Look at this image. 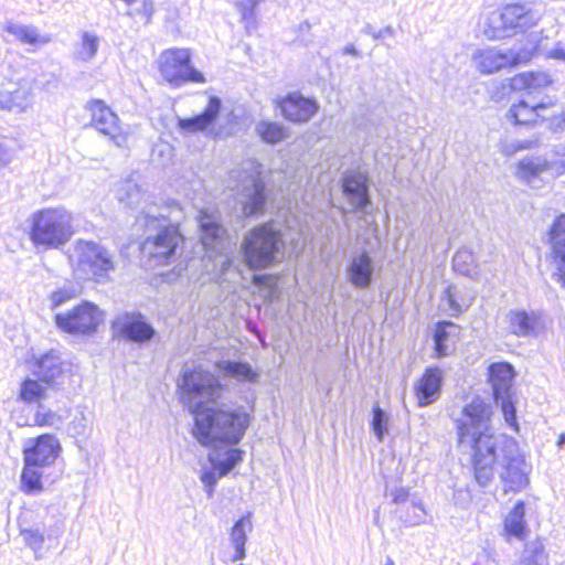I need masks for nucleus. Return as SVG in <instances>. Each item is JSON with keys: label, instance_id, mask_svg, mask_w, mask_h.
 <instances>
[{"label": "nucleus", "instance_id": "8fccbe9b", "mask_svg": "<svg viewBox=\"0 0 565 565\" xmlns=\"http://www.w3.org/2000/svg\"><path fill=\"white\" fill-rule=\"evenodd\" d=\"M371 425L377 439L382 441L386 431L387 416L379 406L374 407L373 409V419Z\"/></svg>", "mask_w": 565, "mask_h": 565}, {"label": "nucleus", "instance_id": "c85d7f7f", "mask_svg": "<svg viewBox=\"0 0 565 565\" xmlns=\"http://www.w3.org/2000/svg\"><path fill=\"white\" fill-rule=\"evenodd\" d=\"M543 110L544 107L539 105V103H530L522 99L510 107L508 117L514 125L531 126L540 121V116H543Z\"/></svg>", "mask_w": 565, "mask_h": 565}, {"label": "nucleus", "instance_id": "72a5a7b5", "mask_svg": "<svg viewBox=\"0 0 565 565\" xmlns=\"http://www.w3.org/2000/svg\"><path fill=\"white\" fill-rule=\"evenodd\" d=\"M216 366L224 376L235 379L238 382L254 383L259 377V374L246 362L220 361Z\"/></svg>", "mask_w": 565, "mask_h": 565}, {"label": "nucleus", "instance_id": "a18cd8bd", "mask_svg": "<svg viewBox=\"0 0 565 565\" xmlns=\"http://www.w3.org/2000/svg\"><path fill=\"white\" fill-rule=\"evenodd\" d=\"M79 295V289L72 285H63L58 287L56 290L52 291L50 295L51 308L55 309L72 299H75Z\"/></svg>", "mask_w": 565, "mask_h": 565}, {"label": "nucleus", "instance_id": "680f3d73", "mask_svg": "<svg viewBox=\"0 0 565 565\" xmlns=\"http://www.w3.org/2000/svg\"><path fill=\"white\" fill-rule=\"evenodd\" d=\"M385 565H395V564H394V562H393L391 558H388V559L386 561Z\"/></svg>", "mask_w": 565, "mask_h": 565}, {"label": "nucleus", "instance_id": "f8f14e48", "mask_svg": "<svg viewBox=\"0 0 565 565\" xmlns=\"http://www.w3.org/2000/svg\"><path fill=\"white\" fill-rule=\"evenodd\" d=\"M104 319V311L89 301H83L72 310L55 315V323L62 331L83 335L96 332Z\"/></svg>", "mask_w": 565, "mask_h": 565}, {"label": "nucleus", "instance_id": "4d7b16f0", "mask_svg": "<svg viewBox=\"0 0 565 565\" xmlns=\"http://www.w3.org/2000/svg\"><path fill=\"white\" fill-rule=\"evenodd\" d=\"M552 56L565 61V46L558 43L552 51Z\"/></svg>", "mask_w": 565, "mask_h": 565}, {"label": "nucleus", "instance_id": "de8ad7c7", "mask_svg": "<svg viewBox=\"0 0 565 565\" xmlns=\"http://www.w3.org/2000/svg\"><path fill=\"white\" fill-rule=\"evenodd\" d=\"M34 422L36 425L42 427H54L62 423V417L55 412L39 405V408L34 415Z\"/></svg>", "mask_w": 565, "mask_h": 565}, {"label": "nucleus", "instance_id": "ddd939ff", "mask_svg": "<svg viewBox=\"0 0 565 565\" xmlns=\"http://www.w3.org/2000/svg\"><path fill=\"white\" fill-rule=\"evenodd\" d=\"M490 383L497 404L501 405L507 424L516 429L515 407L511 401L513 369L508 363H494L489 367Z\"/></svg>", "mask_w": 565, "mask_h": 565}, {"label": "nucleus", "instance_id": "b1692460", "mask_svg": "<svg viewBox=\"0 0 565 565\" xmlns=\"http://www.w3.org/2000/svg\"><path fill=\"white\" fill-rule=\"evenodd\" d=\"M201 241L206 249L221 253L225 246V230L214 215L201 212L199 216Z\"/></svg>", "mask_w": 565, "mask_h": 565}, {"label": "nucleus", "instance_id": "a19ab883", "mask_svg": "<svg viewBox=\"0 0 565 565\" xmlns=\"http://www.w3.org/2000/svg\"><path fill=\"white\" fill-rule=\"evenodd\" d=\"M452 266L457 273L477 279L476 259L470 250H458L452 258Z\"/></svg>", "mask_w": 565, "mask_h": 565}, {"label": "nucleus", "instance_id": "f3484780", "mask_svg": "<svg viewBox=\"0 0 565 565\" xmlns=\"http://www.w3.org/2000/svg\"><path fill=\"white\" fill-rule=\"evenodd\" d=\"M116 334L127 341L143 344L156 334L154 328L140 312H124L113 322Z\"/></svg>", "mask_w": 565, "mask_h": 565}, {"label": "nucleus", "instance_id": "e433bc0d", "mask_svg": "<svg viewBox=\"0 0 565 565\" xmlns=\"http://www.w3.org/2000/svg\"><path fill=\"white\" fill-rule=\"evenodd\" d=\"M46 390L47 385L41 380L26 379L21 384L19 397L28 404L36 403L40 405V402L46 395Z\"/></svg>", "mask_w": 565, "mask_h": 565}, {"label": "nucleus", "instance_id": "9d476101", "mask_svg": "<svg viewBox=\"0 0 565 565\" xmlns=\"http://www.w3.org/2000/svg\"><path fill=\"white\" fill-rule=\"evenodd\" d=\"M159 71L164 81L174 87L186 82L204 83L201 72L191 66V54L186 49H169L159 56Z\"/></svg>", "mask_w": 565, "mask_h": 565}, {"label": "nucleus", "instance_id": "0eeeda50", "mask_svg": "<svg viewBox=\"0 0 565 565\" xmlns=\"http://www.w3.org/2000/svg\"><path fill=\"white\" fill-rule=\"evenodd\" d=\"M181 402L194 416L211 407L222 397L224 391L217 375L202 366H188L182 370L178 382Z\"/></svg>", "mask_w": 565, "mask_h": 565}, {"label": "nucleus", "instance_id": "a211bd4d", "mask_svg": "<svg viewBox=\"0 0 565 565\" xmlns=\"http://www.w3.org/2000/svg\"><path fill=\"white\" fill-rule=\"evenodd\" d=\"M34 102V85L32 78H20L9 82L0 89V109L24 113Z\"/></svg>", "mask_w": 565, "mask_h": 565}, {"label": "nucleus", "instance_id": "a878e982", "mask_svg": "<svg viewBox=\"0 0 565 565\" xmlns=\"http://www.w3.org/2000/svg\"><path fill=\"white\" fill-rule=\"evenodd\" d=\"M4 31L23 45H30L34 49L46 45L52 41L50 34L41 33L33 24H23L13 20H8L4 24Z\"/></svg>", "mask_w": 565, "mask_h": 565}, {"label": "nucleus", "instance_id": "13d9d810", "mask_svg": "<svg viewBox=\"0 0 565 565\" xmlns=\"http://www.w3.org/2000/svg\"><path fill=\"white\" fill-rule=\"evenodd\" d=\"M343 54L353 55L355 57L360 56V52L355 49L353 44H349L343 49Z\"/></svg>", "mask_w": 565, "mask_h": 565}, {"label": "nucleus", "instance_id": "c03bdc74", "mask_svg": "<svg viewBox=\"0 0 565 565\" xmlns=\"http://www.w3.org/2000/svg\"><path fill=\"white\" fill-rule=\"evenodd\" d=\"M470 302L465 301L463 299L459 301L456 286H448L441 299V307L444 310L448 311L451 316H457L461 313L463 309L468 308Z\"/></svg>", "mask_w": 565, "mask_h": 565}, {"label": "nucleus", "instance_id": "58836bf2", "mask_svg": "<svg viewBox=\"0 0 565 565\" xmlns=\"http://www.w3.org/2000/svg\"><path fill=\"white\" fill-rule=\"evenodd\" d=\"M396 514L407 525H418L425 521L426 511L420 501L412 500L404 509L397 508Z\"/></svg>", "mask_w": 565, "mask_h": 565}, {"label": "nucleus", "instance_id": "3c124183", "mask_svg": "<svg viewBox=\"0 0 565 565\" xmlns=\"http://www.w3.org/2000/svg\"><path fill=\"white\" fill-rule=\"evenodd\" d=\"M548 128L553 131H562L565 129V107L557 105L552 109Z\"/></svg>", "mask_w": 565, "mask_h": 565}, {"label": "nucleus", "instance_id": "423d86ee", "mask_svg": "<svg viewBox=\"0 0 565 565\" xmlns=\"http://www.w3.org/2000/svg\"><path fill=\"white\" fill-rule=\"evenodd\" d=\"M61 445L57 438L50 434L29 438L23 444L24 467L21 473V491L25 494H39L44 490L43 477L45 471L57 459Z\"/></svg>", "mask_w": 565, "mask_h": 565}, {"label": "nucleus", "instance_id": "f704fd0d", "mask_svg": "<svg viewBox=\"0 0 565 565\" xmlns=\"http://www.w3.org/2000/svg\"><path fill=\"white\" fill-rule=\"evenodd\" d=\"M459 333V327L452 322L444 321L438 323L435 332V345L438 356H446L449 352V343Z\"/></svg>", "mask_w": 565, "mask_h": 565}, {"label": "nucleus", "instance_id": "4be33fe9", "mask_svg": "<svg viewBox=\"0 0 565 565\" xmlns=\"http://www.w3.org/2000/svg\"><path fill=\"white\" fill-rule=\"evenodd\" d=\"M544 173L551 174L550 160L540 156H526L515 166L514 175L531 186H536Z\"/></svg>", "mask_w": 565, "mask_h": 565}, {"label": "nucleus", "instance_id": "aec40b11", "mask_svg": "<svg viewBox=\"0 0 565 565\" xmlns=\"http://www.w3.org/2000/svg\"><path fill=\"white\" fill-rule=\"evenodd\" d=\"M374 274V263L369 252L353 253L347 267L349 282L359 289L369 288Z\"/></svg>", "mask_w": 565, "mask_h": 565}, {"label": "nucleus", "instance_id": "f257e3e1", "mask_svg": "<svg viewBox=\"0 0 565 565\" xmlns=\"http://www.w3.org/2000/svg\"><path fill=\"white\" fill-rule=\"evenodd\" d=\"M492 407L476 397L455 418L458 447L471 456L476 481L488 486L497 472L508 492H520L530 483L532 466L519 443L491 427Z\"/></svg>", "mask_w": 565, "mask_h": 565}, {"label": "nucleus", "instance_id": "4c0bfd02", "mask_svg": "<svg viewBox=\"0 0 565 565\" xmlns=\"http://www.w3.org/2000/svg\"><path fill=\"white\" fill-rule=\"evenodd\" d=\"M100 45V38L94 33L85 31L81 36V44L76 56L83 62H90L95 58Z\"/></svg>", "mask_w": 565, "mask_h": 565}, {"label": "nucleus", "instance_id": "39448f33", "mask_svg": "<svg viewBox=\"0 0 565 565\" xmlns=\"http://www.w3.org/2000/svg\"><path fill=\"white\" fill-rule=\"evenodd\" d=\"M284 249L281 228L274 221L255 226L241 243L243 260L253 270H263L280 262Z\"/></svg>", "mask_w": 565, "mask_h": 565}, {"label": "nucleus", "instance_id": "cd10ccee", "mask_svg": "<svg viewBox=\"0 0 565 565\" xmlns=\"http://www.w3.org/2000/svg\"><path fill=\"white\" fill-rule=\"evenodd\" d=\"M221 109V100L217 97H211L205 110L195 117L179 119V128L184 132H196L206 129L214 122Z\"/></svg>", "mask_w": 565, "mask_h": 565}, {"label": "nucleus", "instance_id": "49530a36", "mask_svg": "<svg viewBox=\"0 0 565 565\" xmlns=\"http://www.w3.org/2000/svg\"><path fill=\"white\" fill-rule=\"evenodd\" d=\"M534 142L531 140H518L513 138H502L499 142V150L502 154L510 157L521 150H527L533 147Z\"/></svg>", "mask_w": 565, "mask_h": 565}, {"label": "nucleus", "instance_id": "dca6fc26", "mask_svg": "<svg viewBox=\"0 0 565 565\" xmlns=\"http://www.w3.org/2000/svg\"><path fill=\"white\" fill-rule=\"evenodd\" d=\"M242 455L243 451L237 448H225L224 451L214 450L210 454L209 460L212 467L204 469L201 475V481L204 484L207 498L213 497L218 479L227 475L242 461Z\"/></svg>", "mask_w": 565, "mask_h": 565}, {"label": "nucleus", "instance_id": "6e6d98bb", "mask_svg": "<svg viewBox=\"0 0 565 565\" xmlns=\"http://www.w3.org/2000/svg\"><path fill=\"white\" fill-rule=\"evenodd\" d=\"M539 105H542L544 107V110L542 111L543 116H540V121H550L552 109L556 107V104L548 99L547 102H541Z\"/></svg>", "mask_w": 565, "mask_h": 565}, {"label": "nucleus", "instance_id": "6e6552de", "mask_svg": "<svg viewBox=\"0 0 565 565\" xmlns=\"http://www.w3.org/2000/svg\"><path fill=\"white\" fill-rule=\"evenodd\" d=\"M72 266L78 278L104 284L116 268L115 255L99 243L79 239L74 246Z\"/></svg>", "mask_w": 565, "mask_h": 565}, {"label": "nucleus", "instance_id": "2f4dec72", "mask_svg": "<svg viewBox=\"0 0 565 565\" xmlns=\"http://www.w3.org/2000/svg\"><path fill=\"white\" fill-rule=\"evenodd\" d=\"M524 516L525 504L523 501H518L503 521L504 531L509 536L518 540L526 537L529 530Z\"/></svg>", "mask_w": 565, "mask_h": 565}, {"label": "nucleus", "instance_id": "c756f323", "mask_svg": "<svg viewBox=\"0 0 565 565\" xmlns=\"http://www.w3.org/2000/svg\"><path fill=\"white\" fill-rule=\"evenodd\" d=\"M551 83V76L546 72H524L513 76L510 85L513 90L533 93L547 87Z\"/></svg>", "mask_w": 565, "mask_h": 565}, {"label": "nucleus", "instance_id": "bf43d9fd", "mask_svg": "<svg viewBox=\"0 0 565 565\" xmlns=\"http://www.w3.org/2000/svg\"><path fill=\"white\" fill-rule=\"evenodd\" d=\"M268 280H269V277L265 276V275H255L254 278H253V282L256 286L266 285Z\"/></svg>", "mask_w": 565, "mask_h": 565}, {"label": "nucleus", "instance_id": "052dcab7", "mask_svg": "<svg viewBox=\"0 0 565 565\" xmlns=\"http://www.w3.org/2000/svg\"><path fill=\"white\" fill-rule=\"evenodd\" d=\"M558 445H559V446L565 445V435H561V436H559V438H558Z\"/></svg>", "mask_w": 565, "mask_h": 565}, {"label": "nucleus", "instance_id": "5701e85b", "mask_svg": "<svg viewBox=\"0 0 565 565\" xmlns=\"http://www.w3.org/2000/svg\"><path fill=\"white\" fill-rule=\"evenodd\" d=\"M443 371L439 367H428L415 385V394L420 407L427 406L440 396Z\"/></svg>", "mask_w": 565, "mask_h": 565}, {"label": "nucleus", "instance_id": "ea45409f", "mask_svg": "<svg viewBox=\"0 0 565 565\" xmlns=\"http://www.w3.org/2000/svg\"><path fill=\"white\" fill-rule=\"evenodd\" d=\"M20 535L24 544L33 551L34 558L41 559L43 557L42 550L45 542L43 531L39 527H23L20 530Z\"/></svg>", "mask_w": 565, "mask_h": 565}, {"label": "nucleus", "instance_id": "864d4df0", "mask_svg": "<svg viewBox=\"0 0 565 565\" xmlns=\"http://www.w3.org/2000/svg\"><path fill=\"white\" fill-rule=\"evenodd\" d=\"M364 32L370 34L375 40L384 38V36H393L394 35V30L391 25H387V26L376 31L373 29L372 25L367 24L364 28Z\"/></svg>", "mask_w": 565, "mask_h": 565}, {"label": "nucleus", "instance_id": "393cba45", "mask_svg": "<svg viewBox=\"0 0 565 565\" xmlns=\"http://www.w3.org/2000/svg\"><path fill=\"white\" fill-rule=\"evenodd\" d=\"M552 245L553 266L558 279L565 285V214L554 222L550 232Z\"/></svg>", "mask_w": 565, "mask_h": 565}, {"label": "nucleus", "instance_id": "2eb2a0df", "mask_svg": "<svg viewBox=\"0 0 565 565\" xmlns=\"http://www.w3.org/2000/svg\"><path fill=\"white\" fill-rule=\"evenodd\" d=\"M342 192L352 212L362 213L364 222L369 224L367 216L373 204L369 194L367 175L359 171L348 172L342 180Z\"/></svg>", "mask_w": 565, "mask_h": 565}, {"label": "nucleus", "instance_id": "37998d69", "mask_svg": "<svg viewBox=\"0 0 565 565\" xmlns=\"http://www.w3.org/2000/svg\"><path fill=\"white\" fill-rule=\"evenodd\" d=\"M117 198L120 202L132 209L141 202L142 194L137 183L126 180L117 190Z\"/></svg>", "mask_w": 565, "mask_h": 565}, {"label": "nucleus", "instance_id": "1a4fd4ad", "mask_svg": "<svg viewBox=\"0 0 565 565\" xmlns=\"http://www.w3.org/2000/svg\"><path fill=\"white\" fill-rule=\"evenodd\" d=\"M541 14L525 4L511 3L500 13H493L483 29L484 35L490 40H499L518 31L534 26Z\"/></svg>", "mask_w": 565, "mask_h": 565}, {"label": "nucleus", "instance_id": "09e8293b", "mask_svg": "<svg viewBox=\"0 0 565 565\" xmlns=\"http://www.w3.org/2000/svg\"><path fill=\"white\" fill-rule=\"evenodd\" d=\"M554 153L556 159L550 160L552 178L565 173V142L556 146Z\"/></svg>", "mask_w": 565, "mask_h": 565}, {"label": "nucleus", "instance_id": "603ef678", "mask_svg": "<svg viewBox=\"0 0 565 565\" xmlns=\"http://www.w3.org/2000/svg\"><path fill=\"white\" fill-rule=\"evenodd\" d=\"M408 490L405 488H394L390 491V497L392 498L393 502L398 504L397 508L404 509L409 502H408Z\"/></svg>", "mask_w": 565, "mask_h": 565}, {"label": "nucleus", "instance_id": "c9c22d12", "mask_svg": "<svg viewBox=\"0 0 565 565\" xmlns=\"http://www.w3.org/2000/svg\"><path fill=\"white\" fill-rule=\"evenodd\" d=\"M256 134L267 143H278L288 138L287 127L281 124L262 120L255 127Z\"/></svg>", "mask_w": 565, "mask_h": 565}, {"label": "nucleus", "instance_id": "412c9836", "mask_svg": "<svg viewBox=\"0 0 565 565\" xmlns=\"http://www.w3.org/2000/svg\"><path fill=\"white\" fill-rule=\"evenodd\" d=\"M282 115L294 122L308 121L318 109V105L313 99L306 98L300 94L292 93L278 102Z\"/></svg>", "mask_w": 565, "mask_h": 565}, {"label": "nucleus", "instance_id": "7ed1b4c3", "mask_svg": "<svg viewBox=\"0 0 565 565\" xmlns=\"http://www.w3.org/2000/svg\"><path fill=\"white\" fill-rule=\"evenodd\" d=\"M154 210L156 206H149L136 220V224L148 234L141 244V252L156 265H168L175 258L183 236L164 214Z\"/></svg>", "mask_w": 565, "mask_h": 565}, {"label": "nucleus", "instance_id": "20e7f679", "mask_svg": "<svg viewBox=\"0 0 565 565\" xmlns=\"http://www.w3.org/2000/svg\"><path fill=\"white\" fill-rule=\"evenodd\" d=\"M29 238L36 248L58 249L75 233L74 215L65 206L43 207L29 218Z\"/></svg>", "mask_w": 565, "mask_h": 565}, {"label": "nucleus", "instance_id": "6ab92c4d", "mask_svg": "<svg viewBox=\"0 0 565 565\" xmlns=\"http://www.w3.org/2000/svg\"><path fill=\"white\" fill-rule=\"evenodd\" d=\"M476 67L482 74H492L500 70L518 65L525 61L513 50H501L498 47H486L476 50L472 54Z\"/></svg>", "mask_w": 565, "mask_h": 565}, {"label": "nucleus", "instance_id": "9b49d317", "mask_svg": "<svg viewBox=\"0 0 565 565\" xmlns=\"http://www.w3.org/2000/svg\"><path fill=\"white\" fill-rule=\"evenodd\" d=\"M259 171L253 162L242 172H237V201L244 216L249 217L264 211L266 203L265 183L259 178Z\"/></svg>", "mask_w": 565, "mask_h": 565}, {"label": "nucleus", "instance_id": "79ce46f5", "mask_svg": "<svg viewBox=\"0 0 565 565\" xmlns=\"http://www.w3.org/2000/svg\"><path fill=\"white\" fill-rule=\"evenodd\" d=\"M522 565H550L548 554L541 541H534L526 545Z\"/></svg>", "mask_w": 565, "mask_h": 565}, {"label": "nucleus", "instance_id": "5fc2aeb1", "mask_svg": "<svg viewBox=\"0 0 565 565\" xmlns=\"http://www.w3.org/2000/svg\"><path fill=\"white\" fill-rule=\"evenodd\" d=\"M13 157L12 150L4 141H0V168L6 167Z\"/></svg>", "mask_w": 565, "mask_h": 565}, {"label": "nucleus", "instance_id": "4468645a", "mask_svg": "<svg viewBox=\"0 0 565 565\" xmlns=\"http://www.w3.org/2000/svg\"><path fill=\"white\" fill-rule=\"evenodd\" d=\"M85 109L89 113L90 125L96 130L107 136L117 146L125 143L126 136L119 118L104 100L92 99L86 103Z\"/></svg>", "mask_w": 565, "mask_h": 565}, {"label": "nucleus", "instance_id": "f03ea898", "mask_svg": "<svg viewBox=\"0 0 565 565\" xmlns=\"http://www.w3.org/2000/svg\"><path fill=\"white\" fill-rule=\"evenodd\" d=\"M248 426L249 415L242 407L216 403L194 416L193 435L201 445L214 450L221 446L233 448Z\"/></svg>", "mask_w": 565, "mask_h": 565}, {"label": "nucleus", "instance_id": "473e14b6", "mask_svg": "<svg viewBox=\"0 0 565 565\" xmlns=\"http://www.w3.org/2000/svg\"><path fill=\"white\" fill-rule=\"evenodd\" d=\"M252 529L253 524L249 515L242 516L233 525L230 534L231 543L235 550V553L232 557L233 562L242 561L245 558V544L247 541V534L252 532Z\"/></svg>", "mask_w": 565, "mask_h": 565}, {"label": "nucleus", "instance_id": "e2e57ef3", "mask_svg": "<svg viewBox=\"0 0 565 565\" xmlns=\"http://www.w3.org/2000/svg\"><path fill=\"white\" fill-rule=\"evenodd\" d=\"M127 4L132 3L135 0H124Z\"/></svg>", "mask_w": 565, "mask_h": 565}, {"label": "nucleus", "instance_id": "7c9ffc66", "mask_svg": "<svg viewBox=\"0 0 565 565\" xmlns=\"http://www.w3.org/2000/svg\"><path fill=\"white\" fill-rule=\"evenodd\" d=\"M63 373V363L54 353H47L41 356L36 362L33 375L46 385L53 384Z\"/></svg>", "mask_w": 565, "mask_h": 565}, {"label": "nucleus", "instance_id": "bb28decb", "mask_svg": "<svg viewBox=\"0 0 565 565\" xmlns=\"http://www.w3.org/2000/svg\"><path fill=\"white\" fill-rule=\"evenodd\" d=\"M509 330L518 337H529L537 334L544 323L536 312H526L524 310L510 311L508 315Z\"/></svg>", "mask_w": 565, "mask_h": 565}]
</instances>
